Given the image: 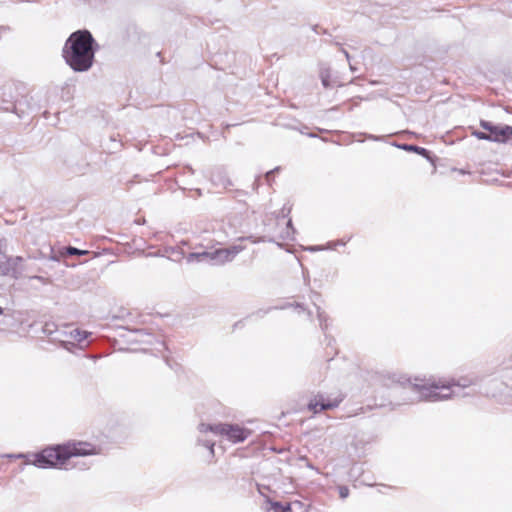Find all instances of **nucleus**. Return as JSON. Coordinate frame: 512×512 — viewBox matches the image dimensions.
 Wrapping results in <instances>:
<instances>
[{
  "mask_svg": "<svg viewBox=\"0 0 512 512\" xmlns=\"http://www.w3.org/2000/svg\"><path fill=\"white\" fill-rule=\"evenodd\" d=\"M98 50L99 45L92 33L87 29H79L66 39L62 57L74 72H87L93 66Z\"/></svg>",
  "mask_w": 512,
  "mask_h": 512,
  "instance_id": "f257e3e1",
  "label": "nucleus"
},
{
  "mask_svg": "<svg viewBox=\"0 0 512 512\" xmlns=\"http://www.w3.org/2000/svg\"><path fill=\"white\" fill-rule=\"evenodd\" d=\"M100 449L89 442H68L51 447L33 455L32 464L38 468H56L72 457L98 454Z\"/></svg>",
  "mask_w": 512,
  "mask_h": 512,
  "instance_id": "f03ea898",
  "label": "nucleus"
},
{
  "mask_svg": "<svg viewBox=\"0 0 512 512\" xmlns=\"http://www.w3.org/2000/svg\"><path fill=\"white\" fill-rule=\"evenodd\" d=\"M416 381H418L416 379ZM467 387L469 381L465 380V383L460 384L454 381L444 383L442 381H431V380H420L411 385V390L418 394V399L422 401H442L451 398L454 394L452 387Z\"/></svg>",
  "mask_w": 512,
  "mask_h": 512,
  "instance_id": "7ed1b4c3",
  "label": "nucleus"
},
{
  "mask_svg": "<svg viewBox=\"0 0 512 512\" xmlns=\"http://www.w3.org/2000/svg\"><path fill=\"white\" fill-rule=\"evenodd\" d=\"M245 249L242 245H231L226 248H219L214 251L208 252H193L187 256V262L193 261H208L215 265H222L231 262L236 255Z\"/></svg>",
  "mask_w": 512,
  "mask_h": 512,
  "instance_id": "20e7f679",
  "label": "nucleus"
},
{
  "mask_svg": "<svg viewBox=\"0 0 512 512\" xmlns=\"http://www.w3.org/2000/svg\"><path fill=\"white\" fill-rule=\"evenodd\" d=\"M480 126L489 132L490 142L506 143L512 136L510 125H496L487 120H480Z\"/></svg>",
  "mask_w": 512,
  "mask_h": 512,
  "instance_id": "39448f33",
  "label": "nucleus"
},
{
  "mask_svg": "<svg viewBox=\"0 0 512 512\" xmlns=\"http://www.w3.org/2000/svg\"><path fill=\"white\" fill-rule=\"evenodd\" d=\"M24 258L21 256L1 258V276H10L14 279L22 277L24 272Z\"/></svg>",
  "mask_w": 512,
  "mask_h": 512,
  "instance_id": "423d86ee",
  "label": "nucleus"
},
{
  "mask_svg": "<svg viewBox=\"0 0 512 512\" xmlns=\"http://www.w3.org/2000/svg\"><path fill=\"white\" fill-rule=\"evenodd\" d=\"M342 400L343 398L341 397L330 399L329 397H325L324 394L318 393L308 403V409L316 414L325 410L338 407Z\"/></svg>",
  "mask_w": 512,
  "mask_h": 512,
  "instance_id": "0eeeda50",
  "label": "nucleus"
},
{
  "mask_svg": "<svg viewBox=\"0 0 512 512\" xmlns=\"http://www.w3.org/2000/svg\"><path fill=\"white\" fill-rule=\"evenodd\" d=\"M250 433V430L243 428L238 424H227L224 436L233 443H239L246 440Z\"/></svg>",
  "mask_w": 512,
  "mask_h": 512,
  "instance_id": "6e6552de",
  "label": "nucleus"
},
{
  "mask_svg": "<svg viewBox=\"0 0 512 512\" xmlns=\"http://www.w3.org/2000/svg\"><path fill=\"white\" fill-rule=\"evenodd\" d=\"M392 145L401 150L407 151V152H414V153L426 158L428 161L433 162V158L431 156L430 151L424 147H420V146H417L414 144H407V143L400 144V143H396V142L392 143Z\"/></svg>",
  "mask_w": 512,
  "mask_h": 512,
  "instance_id": "1a4fd4ad",
  "label": "nucleus"
},
{
  "mask_svg": "<svg viewBox=\"0 0 512 512\" xmlns=\"http://www.w3.org/2000/svg\"><path fill=\"white\" fill-rule=\"evenodd\" d=\"M131 333L134 337H130V342L144 343V344H153V335L147 332L145 329H134L131 330Z\"/></svg>",
  "mask_w": 512,
  "mask_h": 512,
  "instance_id": "9d476101",
  "label": "nucleus"
},
{
  "mask_svg": "<svg viewBox=\"0 0 512 512\" xmlns=\"http://www.w3.org/2000/svg\"><path fill=\"white\" fill-rule=\"evenodd\" d=\"M226 423H217V424H206L200 423L198 426V430L200 433L212 432L215 435L224 436L226 431Z\"/></svg>",
  "mask_w": 512,
  "mask_h": 512,
  "instance_id": "9b49d317",
  "label": "nucleus"
},
{
  "mask_svg": "<svg viewBox=\"0 0 512 512\" xmlns=\"http://www.w3.org/2000/svg\"><path fill=\"white\" fill-rule=\"evenodd\" d=\"M267 503L270 505V507L266 512H291L290 503L283 505L281 502L272 501L270 499H267Z\"/></svg>",
  "mask_w": 512,
  "mask_h": 512,
  "instance_id": "f8f14e48",
  "label": "nucleus"
},
{
  "mask_svg": "<svg viewBox=\"0 0 512 512\" xmlns=\"http://www.w3.org/2000/svg\"><path fill=\"white\" fill-rule=\"evenodd\" d=\"M316 311H317V318L319 320L320 328L324 333H326L328 326H329V317L325 313V311L321 309L320 306H317Z\"/></svg>",
  "mask_w": 512,
  "mask_h": 512,
  "instance_id": "ddd939ff",
  "label": "nucleus"
},
{
  "mask_svg": "<svg viewBox=\"0 0 512 512\" xmlns=\"http://www.w3.org/2000/svg\"><path fill=\"white\" fill-rule=\"evenodd\" d=\"M91 335L90 332L80 330L78 328L73 329L70 332V336L76 340L79 344H81L84 340H86Z\"/></svg>",
  "mask_w": 512,
  "mask_h": 512,
  "instance_id": "4468645a",
  "label": "nucleus"
},
{
  "mask_svg": "<svg viewBox=\"0 0 512 512\" xmlns=\"http://www.w3.org/2000/svg\"><path fill=\"white\" fill-rule=\"evenodd\" d=\"M330 69L329 68H321L320 70V79L322 82V85L325 88H331V82H330Z\"/></svg>",
  "mask_w": 512,
  "mask_h": 512,
  "instance_id": "2eb2a0df",
  "label": "nucleus"
},
{
  "mask_svg": "<svg viewBox=\"0 0 512 512\" xmlns=\"http://www.w3.org/2000/svg\"><path fill=\"white\" fill-rule=\"evenodd\" d=\"M15 104L11 101L2 100L0 102V110L5 112H15Z\"/></svg>",
  "mask_w": 512,
  "mask_h": 512,
  "instance_id": "dca6fc26",
  "label": "nucleus"
},
{
  "mask_svg": "<svg viewBox=\"0 0 512 512\" xmlns=\"http://www.w3.org/2000/svg\"><path fill=\"white\" fill-rule=\"evenodd\" d=\"M295 228L293 227V224H292V220L289 219L287 221V230L285 232V234L282 235V238L283 239H290L292 240L293 239V235L295 233Z\"/></svg>",
  "mask_w": 512,
  "mask_h": 512,
  "instance_id": "f3484780",
  "label": "nucleus"
},
{
  "mask_svg": "<svg viewBox=\"0 0 512 512\" xmlns=\"http://www.w3.org/2000/svg\"><path fill=\"white\" fill-rule=\"evenodd\" d=\"M241 240H249L251 241L252 243H261V242H272L273 240L270 239V238H267L265 236H261V237H254V236H248V237H242L240 238Z\"/></svg>",
  "mask_w": 512,
  "mask_h": 512,
  "instance_id": "a211bd4d",
  "label": "nucleus"
},
{
  "mask_svg": "<svg viewBox=\"0 0 512 512\" xmlns=\"http://www.w3.org/2000/svg\"><path fill=\"white\" fill-rule=\"evenodd\" d=\"M66 253L70 256H73V255H78V256H82V255H86L88 254L89 252L87 250H81V249H78L76 247H72V246H69L67 249H66Z\"/></svg>",
  "mask_w": 512,
  "mask_h": 512,
  "instance_id": "6ab92c4d",
  "label": "nucleus"
},
{
  "mask_svg": "<svg viewBox=\"0 0 512 512\" xmlns=\"http://www.w3.org/2000/svg\"><path fill=\"white\" fill-rule=\"evenodd\" d=\"M198 444L206 447L207 449H209L210 454L212 456L214 455V445H215L214 441L207 440V439L206 440L198 439Z\"/></svg>",
  "mask_w": 512,
  "mask_h": 512,
  "instance_id": "aec40b11",
  "label": "nucleus"
},
{
  "mask_svg": "<svg viewBox=\"0 0 512 512\" xmlns=\"http://www.w3.org/2000/svg\"><path fill=\"white\" fill-rule=\"evenodd\" d=\"M472 135L475 136L479 140L490 141L489 132L486 133V132H483V131L474 130L472 132Z\"/></svg>",
  "mask_w": 512,
  "mask_h": 512,
  "instance_id": "412c9836",
  "label": "nucleus"
},
{
  "mask_svg": "<svg viewBox=\"0 0 512 512\" xmlns=\"http://www.w3.org/2000/svg\"><path fill=\"white\" fill-rule=\"evenodd\" d=\"M320 299H321L320 293H318L316 291H311L310 300L312 301V303H313V305L315 306L316 309H317V306H319L317 304V301H319Z\"/></svg>",
  "mask_w": 512,
  "mask_h": 512,
  "instance_id": "4be33fe9",
  "label": "nucleus"
},
{
  "mask_svg": "<svg viewBox=\"0 0 512 512\" xmlns=\"http://www.w3.org/2000/svg\"><path fill=\"white\" fill-rule=\"evenodd\" d=\"M338 490L341 499H345L349 496V488L347 486H339Z\"/></svg>",
  "mask_w": 512,
  "mask_h": 512,
  "instance_id": "5701e85b",
  "label": "nucleus"
},
{
  "mask_svg": "<svg viewBox=\"0 0 512 512\" xmlns=\"http://www.w3.org/2000/svg\"><path fill=\"white\" fill-rule=\"evenodd\" d=\"M280 168L279 167H276L268 172L265 173V180L270 184L271 181L273 180V174L274 172L278 171Z\"/></svg>",
  "mask_w": 512,
  "mask_h": 512,
  "instance_id": "b1692460",
  "label": "nucleus"
},
{
  "mask_svg": "<svg viewBox=\"0 0 512 512\" xmlns=\"http://www.w3.org/2000/svg\"><path fill=\"white\" fill-rule=\"evenodd\" d=\"M288 307H295L296 309H299V311H304L305 310V307L303 304L301 303H296V304H291V303H288L284 306H281L280 309H285V308H288Z\"/></svg>",
  "mask_w": 512,
  "mask_h": 512,
  "instance_id": "393cba45",
  "label": "nucleus"
},
{
  "mask_svg": "<svg viewBox=\"0 0 512 512\" xmlns=\"http://www.w3.org/2000/svg\"><path fill=\"white\" fill-rule=\"evenodd\" d=\"M345 244H346V242H345V241L338 240V241H336V242H329V243H328V247H329L330 249H332V248H334V247H335V246H337V245H345Z\"/></svg>",
  "mask_w": 512,
  "mask_h": 512,
  "instance_id": "a878e982",
  "label": "nucleus"
},
{
  "mask_svg": "<svg viewBox=\"0 0 512 512\" xmlns=\"http://www.w3.org/2000/svg\"><path fill=\"white\" fill-rule=\"evenodd\" d=\"M63 347L70 351L71 347H74V343L68 342V341L67 342H63Z\"/></svg>",
  "mask_w": 512,
  "mask_h": 512,
  "instance_id": "bb28decb",
  "label": "nucleus"
},
{
  "mask_svg": "<svg viewBox=\"0 0 512 512\" xmlns=\"http://www.w3.org/2000/svg\"><path fill=\"white\" fill-rule=\"evenodd\" d=\"M273 309H277V307H269V308H268V309H266V310H259V311L257 312V314H262V315H264V314H266V313L270 312V311H271V310H273Z\"/></svg>",
  "mask_w": 512,
  "mask_h": 512,
  "instance_id": "cd10ccee",
  "label": "nucleus"
},
{
  "mask_svg": "<svg viewBox=\"0 0 512 512\" xmlns=\"http://www.w3.org/2000/svg\"><path fill=\"white\" fill-rule=\"evenodd\" d=\"M367 138L371 139V140H374V141H379L382 137L369 134V135H367Z\"/></svg>",
  "mask_w": 512,
  "mask_h": 512,
  "instance_id": "c85d7f7f",
  "label": "nucleus"
},
{
  "mask_svg": "<svg viewBox=\"0 0 512 512\" xmlns=\"http://www.w3.org/2000/svg\"><path fill=\"white\" fill-rule=\"evenodd\" d=\"M341 52L344 54V56L346 57L347 61L350 62V54L348 53V51H346L344 48L341 49Z\"/></svg>",
  "mask_w": 512,
  "mask_h": 512,
  "instance_id": "c756f323",
  "label": "nucleus"
},
{
  "mask_svg": "<svg viewBox=\"0 0 512 512\" xmlns=\"http://www.w3.org/2000/svg\"><path fill=\"white\" fill-rule=\"evenodd\" d=\"M6 246V241L3 238H0V253L2 252V249Z\"/></svg>",
  "mask_w": 512,
  "mask_h": 512,
  "instance_id": "7c9ffc66",
  "label": "nucleus"
},
{
  "mask_svg": "<svg viewBox=\"0 0 512 512\" xmlns=\"http://www.w3.org/2000/svg\"><path fill=\"white\" fill-rule=\"evenodd\" d=\"M308 250L309 251H319V250H322V248L319 246H314V247H310Z\"/></svg>",
  "mask_w": 512,
  "mask_h": 512,
  "instance_id": "2f4dec72",
  "label": "nucleus"
},
{
  "mask_svg": "<svg viewBox=\"0 0 512 512\" xmlns=\"http://www.w3.org/2000/svg\"><path fill=\"white\" fill-rule=\"evenodd\" d=\"M33 278H34V279H37V280H39V281H41V282H44V281H45V280H44V278H43L42 276H34Z\"/></svg>",
  "mask_w": 512,
  "mask_h": 512,
  "instance_id": "473e14b6",
  "label": "nucleus"
},
{
  "mask_svg": "<svg viewBox=\"0 0 512 512\" xmlns=\"http://www.w3.org/2000/svg\"><path fill=\"white\" fill-rule=\"evenodd\" d=\"M349 66H350L351 71H356V67L353 66L350 62H349Z\"/></svg>",
  "mask_w": 512,
  "mask_h": 512,
  "instance_id": "72a5a7b5",
  "label": "nucleus"
},
{
  "mask_svg": "<svg viewBox=\"0 0 512 512\" xmlns=\"http://www.w3.org/2000/svg\"><path fill=\"white\" fill-rule=\"evenodd\" d=\"M157 343H158L159 345L163 346V347L165 346V343H164L163 341H159V340H157Z\"/></svg>",
  "mask_w": 512,
  "mask_h": 512,
  "instance_id": "f704fd0d",
  "label": "nucleus"
},
{
  "mask_svg": "<svg viewBox=\"0 0 512 512\" xmlns=\"http://www.w3.org/2000/svg\"><path fill=\"white\" fill-rule=\"evenodd\" d=\"M286 213L284 212V209L282 210V218H285L286 217Z\"/></svg>",
  "mask_w": 512,
  "mask_h": 512,
  "instance_id": "c9c22d12",
  "label": "nucleus"
},
{
  "mask_svg": "<svg viewBox=\"0 0 512 512\" xmlns=\"http://www.w3.org/2000/svg\"><path fill=\"white\" fill-rule=\"evenodd\" d=\"M86 468H87V467L85 466V464H83V465L80 467V469H81V470H85Z\"/></svg>",
  "mask_w": 512,
  "mask_h": 512,
  "instance_id": "e433bc0d",
  "label": "nucleus"
},
{
  "mask_svg": "<svg viewBox=\"0 0 512 512\" xmlns=\"http://www.w3.org/2000/svg\"><path fill=\"white\" fill-rule=\"evenodd\" d=\"M6 29H7V28H6V27H4V26H1V27H0V31H4V30H6Z\"/></svg>",
  "mask_w": 512,
  "mask_h": 512,
  "instance_id": "4c0bfd02",
  "label": "nucleus"
},
{
  "mask_svg": "<svg viewBox=\"0 0 512 512\" xmlns=\"http://www.w3.org/2000/svg\"><path fill=\"white\" fill-rule=\"evenodd\" d=\"M4 312L3 308L0 306V315H2Z\"/></svg>",
  "mask_w": 512,
  "mask_h": 512,
  "instance_id": "58836bf2",
  "label": "nucleus"
},
{
  "mask_svg": "<svg viewBox=\"0 0 512 512\" xmlns=\"http://www.w3.org/2000/svg\"><path fill=\"white\" fill-rule=\"evenodd\" d=\"M239 324H241V321L238 323H235L234 328H236Z\"/></svg>",
  "mask_w": 512,
  "mask_h": 512,
  "instance_id": "ea45409f",
  "label": "nucleus"
},
{
  "mask_svg": "<svg viewBox=\"0 0 512 512\" xmlns=\"http://www.w3.org/2000/svg\"><path fill=\"white\" fill-rule=\"evenodd\" d=\"M313 29H314V31H315L316 33H319V32H318V30H317V26H315Z\"/></svg>",
  "mask_w": 512,
  "mask_h": 512,
  "instance_id": "a19ab883",
  "label": "nucleus"
}]
</instances>
